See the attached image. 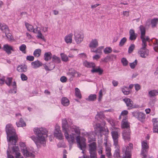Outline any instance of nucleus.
<instances>
[{
    "label": "nucleus",
    "mask_w": 158,
    "mask_h": 158,
    "mask_svg": "<svg viewBox=\"0 0 158 158\" xmlns=\"http://www.w3.org/2000/svg\"><path fill=\"white\" fill-rule=\"evenodd\" d=\"M16 124L18 127H23L26 125V123L21 118H20L19 122H16Z\"/></svg>",
    "instance_id": "35"
},
{
    "label": "nucleus",
    "mask_w": 158,
    "mask_h": 158,
    "mask_svg": "<svg viewBox=\"0 0 158 158\" xmlns=\"http://www.w3.org/2000/svg\"><path fill=\"white\" fill-rule=\"evenodd\" d=\"M52 61L54 62L55 63H59L60 61V58L55 55H53L52 56Z\"/></svg>",
    "instance_id": "44"
},
{
    "label": "nucleus",
    "mask_w": 158,
    "mask_h": 158,
    "mask_svg": "<svg viewBox=\"0 0 158 158\" xmlns=\"http://www.w3.org/2000/svg\"><path fill=\"white\" fill-rule=\"evenodd\" d=\"M84 66L87 68H92L95 67V64L93 62H89L86 60H85L83 62Z\"/></svg>",
    "instance_id": "29"
},
{
    "label": "nucleus",
    "mask_w": 158,
    "mask_h": 158,
    "mask_svg": "<svg viewBox=\"0 0 158 158\" xmlns=\"http://www.w3.org/2000/svg\"><path fill=\"white\" fill-rule=\"evenodd\" d=\"M23 156L25 157H30L34 158L35 155L34 152L30 150L29 149L27 148L22 152Z\"/></svg>",
    "instance_id": "18"
},
{
    "label": "nucleus",
    "mask_w": 158,
    "mask_h": 158,
    "mask_svg": "<svg viewBox=\"0 0 158 158\" xmlns=\"http://www.w3.org/2000/svg\"><path fill=\"white\" fill-rule=\"evenodd\" d=\"M6 35L7 39L11 41L14 40L13 37L12 36L11 34L8 32L6 34Z\"/></svg>",
    "instance_id": "56"
},
{
    "label": "nucleus",
    "mask_w": 158,
    "mask_h": 158,
    "mask_svg": "<svg viewBox=\"0 0 158 158\" xmlns=\"http://www.w3.org/2000/svg\"><path fill=\"white\" fill-rule=\"evenodd\" d=\"M75 95L76 97L80 99L81 98V95L80 89L77 88H75Z\"/></svg>",
    "instance_id": "42"
},
{
    "label": "nucleus",
    "mask_w": 158,
    "mask_h": 158,
    "mask_svg": "<svg viewBox=\"0 0 158 158\" xmlns=\"http://www.w3.org/2000/svg\"><path fill=\"white\" fill-rule=\"evenodd\" d=\"M55 65L53 64H52V66H49V68H48V66H47L46 65H44V67L45 69L46 70L48 71V70H52L55 68Z\"/></svg>",
    "instance_id": "50"
},
{
    "label": "nucleus",
    "mask_w": 158,
    "mask_h": 158,
    "mask_svg": "<svg viewBox=\"0 0 158 158\" xmlns=\"http://www.w3.org/2000/svg\"><path fill=\"white\" fill-rule=\"evenodd\" d=\"M41 53V50L40 49H35L34 52V56L36 57H39Z\"/></svg>",
    "instance_id": "38"
},
{
    "label": "nucleus",
    "mask_w": 158,
    "mask_h": 158,
    "mask_svg": "<svg viewBox=\"0 0 158 158\" xmlns=\"http://www.w3.org/2000/svg\"><path fill=\"white\" fill-rule=\"evenodd\" d=\"M152 121L154 125L153 131L158 133V120L156 118H153Z\"/></svg>",
    "instance_id": "22"
},
{
    "label": "nucleus",
    "mask_w": 158,
    "mask_h": 158,
    "mask_svg": "<svg viewBox=\"0 0 158 158\" xmlns=\"http://www.w3.org/2000/svg\"><path fill=\"white\" fill-rule=\"evenodd\" d=\"M6 133L7 138L8 141L9 142L8 149L7 151H7H9V153L10 155L12 154L14 155L12 153L13 148L15 146H13L12 148L11 151H10V145H15L17 142L18 137L16 134L15 130L13 128L12 125L11 124H8L6 127Z\"/></svg>",
    "instance_id": "3"
},
{
    "label": "nucleus",
    "mask_w": 158,
    "mask_h": 158,
    "mask_svg": "<svg viewBox=\"0 0 158 158\" xmlns=\"http://www.w3.org/2000/svg\"><path fill=\"white\" fill-rule=\"evenodd\" d=\"M104 115L103 114V112H100L99 113H98L96 115L95 118L98 119V118H99L100 119H102L104 118Z\"/></svg>",
    "instance_id": "48"
},
{
    "label": "nucleus",
    "mask_w": 158,
    "mask_h": 158,
    "mask_svg": "<svg viewBox=\"0 0 158 158\" xmlns=\"http://www.w3.org/2000/svg\"><path fill=\"white\" fill-rule=\"evenodd\" d=\"M13 89H11L9 91V93L12 94H15L17 92V89L15 88H13Z\"/></svg>",
    "instance_id": "63"
},
{
    "label": "nucleus",
    "mask_w": 158,
    "mask_h": 158,
    "mask_svg": "<svg viewBox=\"0 0 158 158\" xmlns=\"http://www.w3.org/2000/svg\"><path fill=\"white\" fill-rule=\"evenodd\" d=\"M74 39L77 44H79L83 40L84 35L81 32L75 31L74 34Z\"/></svg>",
    "instance_id": "12"
},
{
    "label": "nucleus",
    "mask_w": 158,
    "mask_h": 158,
    "mask_svg": "<svg viewBox=\"0 0 158 158\" xmlns=\"http://www.w3.org/2000/svg\"><path fill=\"white\" fill-rule=\"evenodd\" d=\"M141 146V155L142 156V158H146L149 146L146 140L142 142Z\"/></svg>",
    "instance_id": "8"
},
{
    "label": "nucleus",
    "mask_w": 158,
    "mask_h": 158,
    "mask_svg": "<svg viewBox=\"0 0 158 158\" xmlns=\"http://www.w3.org/2000/svg\"><path fill=\"white\" fill-rule=\"evenodd\" d=\"M20 77L23 81H26L28 78L27 77L24 73H22L21 74Z\"/></svg>",
    "instance_id": "58"
},
{
    "label": "nucleus",
    "mask_w": 158,
    "mask_h": 158,
    "mask_svg": "<svg viewBox=\"0 0 158 158\" xmlns=\"http://www.w3.org/2000/svg\"><path fill=\"white\" fill-rule=\"evenodd\" d=\"M62 128L64 133L65 138L70 144V148L73 143L75 137L77 142V137L78 138L79 141H81L82 137L80 136V131L79 127L76 126H70V125L68 124L67 119L65 118L62 120Z\"/></svg>",
    "instance_id": "1"
},
{
    "label": "nucleus",
    "mask_w": 158,
    "mask_h": 158,
    "mask_svg": "<svg viewBox=\"0 0 158 158\" xmlns=\"http://www.w3.org/2000/svg\"><path fill=\"white\" fill-rule=\"evenodd\" d=\"M12 80V78L7 77L6 80H5L4 81H5V83L7 85L10 86L11 85Z\"/></svg>",
    "instance_id": "55"
},
{
    "label": "nucleus",
    "mask_w": 158,
    "mask_h": 158,
    "mask_svg": "<svg viewBox=\"0 0 158 158\" xmlns=\"http://www.w3.org/2000/svg\"><path fill=\"white\" fill-rule=\"evenodd\" d=\"M38 34V35L37 36V37L38 38H40L42 39H43L44 38V36L42 35L40 31H39L38 33H37Z\"/></svg>",
    "instance_id": "59"
},
{
    "label": "nucleus",
    "mask_w": 158,
    "mask_h": 158,
    "mask_svg": "<svg viewBox=\"0 0 158 158\" xmlns=\"http://www.w3.org/2000/svg\"><path fill=\"white\" fill-rule=\"evenodd\" d=\"M135 45L134 44H131L130 46L129 47L128 50V52L129 53H130L132 52L133 51L134 49Z\"/></svg>",
    "instance_id": "57"
},
{
    "label": "nucleus",
    "mask_w": 158,
    "mask_h": 158,
    "mask_svg": "<svg viewBox=\"0 0 158 158\" xmlns=\"http://www.w3.org/2000/svg\"><path fill=\"white\" fill-rule=\"evenodd\" d=\"M137 60H135L134 62L132 63H130V66L131 69H134L137 65Z\"/></svg>",
    "instance_id": "54"
},
{
    "label": "nucleus",
    "mask_w": 158,
    "mask_h": 158,
    "mask_svg": "<svg viewBox=\"0 0 158 158\" xmlns=\"http://www.w3.org/2000/svg\"><path fill=\"white\" fill-rule=\"evenodd\" d=\"M158 20L157 18H154L151 20V23L152 27H155L158 23Z\"/></svg>",
    "instance_id": "43"
},
{
    "label": "nucleus",
    "mask_w": 158,
    "mask_h": 158,
    "mask_svg": "<svg viewBox=\"0 0 158 158\" xmlns=\"http://www.w3.org/2000/svg\"><path fill=\"white\" fill-rule=\"evenodd\" d=\"M158 94V90H153L149 92L148 94L150 97H155Z\"/></svg>",
    "instance_id": "36"
},
{
    "label": "nucleus",
    "mask_w": 158,
    "mask_h": 158,
    "mask_svg": "<svg viewBox=\"0 0 158 158\" xmlns=\"http://www.w3.org/2000/svg\"><path fill=\"white\" fill-rule=\"evenodd\" d=\"M86 140L84 138H81V141H79V138L77 137V143L78 147L81 150H82V153H84V151L86 148Z\"/></svg>",
    "instance_id": "9"
},
{
    "label": "nucleus",
    "mask_w": 158,
    "mask_h": 158,
    "mask_svg": "<svg viewBox=\"0 0 158 158\" xmlns=\"http://www.w3.org/2000/svg\"><path fill=\"white\" fill-rule=\"evenodd\" d=\"M95 132L96 134L102 135L104 134L105 131V128L101 126L99 123H97L95 125H94Z\"/></svg>",
    "instance_id": "11"
},
{
    "label": "nucleus",
    "mask_w": 158,
    "mask_h": 158,
    "mask_svg": "<svg viewBox=\"0 0 158 158\" xmlns=\"http://www.w3.org/2000/svg\"><path fill=\"white\" fill-rule=\"evenodd\" d=\"M127 39L126 37H123L120 40L119 43V46L120 47L122 46L126 42Z\"/></svg>",
    "instance_id": "53"
},
{
    "label": "nucleus",
    "mask_w": 158,
    "mask_h": 158,
    "mask_svg": "<svg viewBox=\"0 0 158 158\" xmlns=\"http://www.w3.org/2000/svg\"><path fill=\"white\" fill-rule=\"evenodd\" d=\"M90 158H97L96 152H89ZM78 158H89L88 156L84 155L82 156L79 157Z\"/></svg>",
    "instance_id": "28"
},
{
    "label": "nucleus",
    "mask_w": 158,
    "mask_h": 158,
    "mask_svg": "<svg viewBox=\"0 0 158 158\" xmlns=\"http://www.w3.org/2000/svg\"><path fill=\"white\" fill-rule=\"evenodd\" d=\"M52 54L50 52H45L44 55V60L46 61H48L50 60L52 58Z\"/></svg>",
    "instance_id": "33"
},
{
    "label": "nucleus",
    "mask_w": 158,
    "mask_h": 158,
    "mask_svg": "<svg viewBox=\"0 0 158 158\" xmlns=\"http://www.w3.org/2000/svg\"><path fill=\"white\" fill-rule=\"evenodd\" d=\"M153 43L154 49L156 52H158V40H155Z\"/></svg>",
    "instance_id": "47"
},
{
    "label": "nucleus",
    "mask_w": 158,
    "mask_h": 158,
    "mask_svg": "<svg viewBox=\"0 0 158 158\" xmlns=\"http://www.w3.org/2000/svg\"><path fill=\"white\" fill-rule=\"evenodd\" d=\"M73 34L70 33L65 36L64 39L67 44H71L72 42V37Z\"/></svg>",
    "instance_id": "25"
},
{
    "label": "nucleus",
    "mask_w": 158,
    "mask_h": 158,
    "mask_svg": "<svg viewBox=\"0 0 158 158\" xmlns=\"http://www.w3.org/2000/svg\"><path fill=\"white\" fill-rule=\"evenodd\" d=\"M123 101L125 103L127 106L132 108H140L141 107L138 105H133V102L132 100L128 98H125L123 99Z\"/></svg>",
    "instance_id": "15"
},
{
    "label": "nucleus",
    "mask_w": 158,
    "mask_h": 158,
    "mask_svg": "<svg viewBox=\"0 0 158 158\" xmlns=\"http://www.w3.org/2000/svg\"><path fill=\"white\" fill-rule=\"evenodd\" d=\"M98 40L96 39H93L90 42L89 46L91 48V49L93 50L94 48H96L98 47Z\"/></svg>",
    "instance_id": "19"
},
{
    "label": "nucleus",
    "mask_w": 158,
    "mask_h": 158,
    "mask_svg": "<svg viewBox=\"0 0 158 158\" xmlns=\"http://www.w3.org/2000/svg\"><path fill=\"white\" fill-rule=\"evenodd\" d=\"M19 145L22 152L27 148L24 142H20L19 143Z\"/></svg>",
    "instance_id": "37"
},
{
    "label": "nucleus",
    "mask_w": 158,
    "mask_h": 158,
    "mask_svg": "<svg viewBox=\"0 0 158 158\" xmlns=\"http://www.w3.org/2000/svg\"><path fill=\"white\" fill-rule=\"evenodd\" d=\"M26 59L28 60L32 61L34 60V58L33 56H27Z\"/></svg>",
    "instance_id": "64"
},
{
    "label": "nucleus",
    "mask_w": 158,
    "mask_h": 158,
    "mask_svg": "<svg viewBox=\"0 0 158 158\" xmlns=\"http://www.w3.org/2000/svg\"><path fill=\"white\" fill-rule=\"evenodd\" d=\"M97 144L95 142H93L89 144V152H96Z\"/></svg>",
    "instance_id": "20"
},
{
    "label": "nucleus",
    "mask_w": 158,
    "mask_h": 158,
    "mask_svg": "<svg viewBox=\"0 0 158 158\" xmlns=\"http://www.w3.org/2000/svg\"><path fill=\"white\" fill-rule=\"evenodd\" d=\"M12 153L16 158H23L20 152L19 148L18 146H15L13 148ZM7 158H14L12 155L9 154L8 150L7 151Z\"/></svg>",
    "instance_id": "7"
},
{
    "label": "nucleus",
    "mask_w": 158,
    "mask_h": 158,
    "mask_svg": "<svg viewBox=\"0 0 158 158\" xmlns=\"http://www.w3.org/2000/svg\"><path fill=\"white\" fill-rule=\"evenodd\" d=\"M133 148V144L130 143L129 145L125 146L123 148V158H131V151Z\"/></svg>",
    "instance_id": "5"
},
{
    "label": "nucleus",
    "mask_w": 158,
    "mask_h": 158,
    "mask_svg": "<svg viewBox=\"0 0 158 158\" xmlns=\"http://www.w3.org/2000/svg\"><path fill=\"white\" fill-rule=\"evenodd\" d=\"M60 56L62 61L66 62L68 60V57L67 55L62 53L60 54Z\"/></svg>",
    "instance_id": "49"
},
{
    "label": "nucleus",
    "mask_w": 158,
    "mask_h": 158,
    "mask_svg": "<svg viewBox=\"0 0 158 158\" xmlns=\"http://www.w3.org/2000/svg\"><path fill=\"white\" fill-rule=\"evenodd\" d=\"M131 130L130 128L124 130L122 133L123 138L125 141H129L131 139Z\"/></svg>",
    "instance_id": "14"
},
{
    "label": "nucleus",
    "mask_w": 158,
    "mask_h": 158,
    "mask_svg": "<svg viewBox=\"0 0 158 158\" xmlns=\"http://www.w3.org/2000/svg\"><path fill=\"white\" fill-rule=\"evenodd\" d=\"M107 121L112 126L114 125V121L112 118L107 119Z\"/></svg>",
    "instance_id": "61"
},
{
    "label": "nucleus",
    "mask_w": 158,
    "mask_h": 158,
    "mask_svg": "<svg viewBox=\"0 0 158 158\" xmlns=\"http://www.w3.org/2000/svg\"><path fill=\"white\" fill-rule=\"evenodd\" d=\"M0 29L5 34L9 32L8 27L4 23H0Z\"/></svg>",
    "instance_id": "23"
},
{
    "label": "nucleus",
    "mask_w": 158,
    "mask_h": 158,
    "mask_svg": "<svg viewBox=\"0 0 158 158\" xmlns=\"http://www.w3.org/2000/svg\"><path fill=\"white\" fill-rule=\"evenodd\" d=\"M129 39L131 40H135L137 37V34H135L134 30L131 29L129 31Z\"/></svg>",
    "instance_id": "27"
},
{
    "label": "nucleus",
    "mask_w": 158,
    "mask_h": 158,
    "mask_svg": "<svg viewBox=\"0 0 158 158\" xmlns=\"http://www.w3.org/2000/svg\"><path fill=\"white\" fill-rule=\"evenodd\" d=\"M115 150L114 153V156L115 158H121V156L120 155V151L119 149V147L118 148H116Z\"/></svg>",
    "instance_id": "40"
},
{
    "label": "nucleus",
    "mask_w": 158,
    "mask_h": 158,
    "mask_svg": "<svg viewBox=\"0 0 158 158\" xmlns=\"http://www.w3.org/2000/svg\"><path fill=\"white\" fill-rule=\"evenodd\" d=\"M27 67L25 65H19L17 68V70L19 72H25L27 71Z\"/></svg>",
    "instance_id": "24"
},
{
    "label": "nucleus",
    "mask_w": 158,
    "mask_h": 158,
    "mask_svg": "<svg viewBox=\"0 0 158 158\" xmlns=\"http://www.w3.org/2000/svg\"><path fill=\"white\" fill-rule=\"evenodd\" d=\"M31 64L32 67L34 69L37 68L42 65V63L38 60L32 62Z\"/></svg>",
    "instance_id": "26"
},
{
    "label": "nucleus",
    "mask_w": 158,
    "mask_h": 158,
    "mask_svg": "<svg viewBox=\"0 0 158 158\" xmlns=\"http://www.w3.org/2000/svg\"><path fill=\"white\" fill-rule=\"evenodd\" d=\"M141 31V38L142 41V47L141 48L138 52V54L142 58H146L148 55V50L146 48L147 46V42H149L150 40L148 36L145 35V29L142 25L139 27Z\"/></svg>",
    "instance_id": "4"
},
{
    "label": "nucleus",
    "mask_w": 158,
    "mask_h": 158,
    "mask_svg": "<svg viewBox=\"0 0 158 158\" xmlns=\"http://www.w3.org/2000/svg\"><path fill=\"white\" fill-rule=\"evenodd\" d=\"M121 62L123 66H127L128 64V62L126 58H123L121 60Z\"/></svg>",
    "instance_id": "52"
},
{
    "label": "nucleus",
    "mask_w": 158,
    "mask_h": 158,
    "mask_svg": "<svg viewBox=\"0 0 158 158\" xmlns=\"http://www.w3.org/2000/svg\"><path fill=\"white\" fill-rule=\"evenodd\" d=\"M121 127L123 128H126L127 130L130 128L129 123H128L126 118H124L121 123Z\"/></svg>",
    "instance_id": "21"
},
{
    "label": "nucleus",
    "mask_w": 158,
    "mask_h": 158,
    "mask_svg": "<svg viewBox=\"0 0 158 158\" xmlns=\"http://www.w3.org/2000/svg\"><path fill=\"white\" fill-rule=\"evenodd\" d=\"M106 154V156L108 158H111L112 156L111 153V151H105Z\"/></svg>",
    "instance_id": "60"
},
{
    "label": "nucleus",
    "mask_w": 158,
    "mask_h": 158,
    "mask_svg": "<svg viewBox=\"0 0 158 158\" xmlns=\"http://www.w3.org/2000/svg\"><path fill=\"white\" fill-rule=\"evenodd\" d=\"M122 91L123 93L125 95H128L130 93V91L129 90L128 88L127 87L123 86L122 88Z\"/></svg>",
    "instance_id": "41"
},
{
    "label": "nucleus",
    "mask_w": 158,
    "mask_h": 158,
    "mask_svg": "<svg viewBox=\"0 0 158 158\" xmlns=\"http://www.w3.org/2000/svg\"><path fill=\"white\" fill-rule=\"evenodd\" d=\"M104 48V47L103 46H100L98 47L96 49L94 50V49H91V51L95 52L96 53H98L99 55H101L102 53V50Z\"/></svg>",
    "instance_id": "30"
},
{
    "label": "nucleus",
    "mask_w": 158,
    "mask_h": 158,
    "mask_svg": "<svg viewBox=\"0 0 158 158\" xmlns=\"http://www.w3.org/2000/svg\"><path fill=\"white\" fill-rule=\"evenodd\" d=\"M92 69L91 70V72L92 73H98L99 74L102 73L103 71L99 67L95 68V67H92Z\"/></svg>",
    "instance_id": "31"
},
{
    "label": "nucleus",
    "mask_w": 158,
    "mask_h": 158,
    "mask_svg": "<svg viewBox=\"0 0 158 158\" xmlns=\"http://www.w3.org/2000/svg\"><path fill=\"white\" fill-rule=\"evenodd\" d=\"M112 51V48L110 47H106L104 50V52L106 54H107L111 53Z\"/></svg>",
    "instance_id": "51"
},
{
    "label": "nucleus",
    "mask_w": 158,
    "mask_h": 158,
    "mask_svg": "<svg viewBox=\"0 0 158 158\" xmlns=\"http://www.w3.org/2000/svg\"><path fill=\"white\" fill-rule=\"evenodd\" d=\"M133 116L137 118L141 122H143L145 121L146 115L143 113L138 111L132 112Z\"/></svg>",
    "instance_id": "10"
},
{
    "label": "nucleus",
    "mask_w": 158,
    "mask_h": 158,
    "mask_svg": "<svg viewBox=\"0 0 158 158\" xmlns=\"http://www.w3.org/2000/svg\"><path fill=\"white\" fill-rule=\"evenodd\" d=\"M60 80L61 82L64 83L67 81V78L65 76H62L60 77Z\"/></svg>",
    "instance_id": "62"
},
{
    "label": "nucleus",
    "mask_w": 158,
    "mask_h": 158,
    "mask_svg": "<svg viewBox=\"0 0 158 158\" xmlns=\"http://www.w3.org/2000/svg\"><path fill=\"white\" fill-rule=\"evenodd\" d=\"M54 136L57 139L61 140L63 139V136L61 133L60 126L56 125L55 127V130L54 132Z\"/></svg>",
    "instance_id": "13"
},
{
    "label": "nucleus",
    "mask_w": 158,
    "mask_h": 158,
    "mask_svg": "<svg viewBox=\"0 0 158 158\" xmlns=\"http://www.w3.org/2000/svg\"><path fill=\"white\" fill-rule=\"evenodd\" d=\"M119 131V128H116V130L112 131L111 132V134L114 142V145L115 148H118L119 145L118 144V138L119 135L118 132Z\"/></svg>",
    "instance_id": "6"
},
{
    "label": "nucleus",
    "mask_w": 158,
    "mask_h": 158,
    "mask_svg": "<svg viewBox=\"0 0 158 158\" xmlns=\"http://www.w3.org/2000/svg\"><path fill=\"white\" fill-rule=\"evenodd\" d=\"M33 131L36 136L34 135L31 136V139L37 145L41 144L44 146H45L46 141V139L47 137L48 132L46 129L43 127H35Z\"/></svg>",
    "instance_id": "2"
},
{
    "label": "nucleus",
    "mask_w": 158,
    "mask_h": 158,
    "mask_svg": "<svg viewBox=\"0 0 158 158\" xmlns=\"http://www.w3.org/2000/svg\"><path fill=\"white\" fill-rule=\"evenodd\" d=\"M104 140L105 142L104 143V144L105 147V151H111V144L109 143H108L106 139H105Z\"/></svg>",
    "instance_id": "34"
},
{
    "label": "nucleus",
    "mask_w": 158,
    "mask_h": 158,
    "mask_svg": "<svg viewBox=\"0 0 158 158\" xmlns=\"http://www.w3.org/2000/svg\"><path fill=\"white\" fill-rule=\"evenodd\" d=\"M2 49L8 54H10L12 52H15V50L14 47L8 44H6L3 45Z\"/></svg>",
    "instance_id": "16"
},
{
    "label": "nucleus",
    "mask_w": 158,
    "mask_h": 158,
    "mask_svg": "<svg viewBox=\"0 0 158 158\" xmlns=\"http://www.w3.org/2000/svg\"><path fill=\"white\" fill-rule=\"evenodd\" d=\"M25 25L28 31H32L33 28V27L32 25L30 24L27 23H25Z\"/></svg>",
    "instance_id": "46"
},
{
    "label": "nucleus",
    "mask_w": 158,
    "mask_h": 158,
    "mask_svg": "<svg viewBox=\"0 0 158 158\" xmlns=\"http://www.w3.org/2000/svg\"><path fill=\"white\" fill-rule=\"evenodd\" d=\"M26 46L24 44H23L19 47V50L23 53L25 54L26 53Z\"/></svg>",
    "instance_id": "45"
},
{
    "label": "nucleus",
    "mask_w": 158,
    "mask_h": 158,
    "mask_svg": "<svg viewBox=\"0 0 158 158\" xmlns=\"http://www.w3.org/2000/svg\"><path fill=\"white\" fill-rule=\"evenodd\" d=\"M61 102L62 104L65 106H68L69 104V100L66 97H63L61 98Z\"/></svg>",
    "instance_id": "32"
},
{
    "label": "nucleus",
    "mask_w": 158,
    "mask_h": 158,
    "mask_svg": "<svg viewBox=\"0 0 158 158\" xmlns=\"http://www.w3.org/2000/svg\"><path fill=\"white\" fill-rule=\"evenodd\" d=\"M97 96L96 94H90L86 100L89 101H93L95 100Z\"/></svg>",
    "instance_id": "39"
},
{
    "label": "nucleus",
    "mask_w": 158,
    "mask_h": 158,
    "mask_svg": "<svg viewBox=\"0 0 158 158\" xmlns=\"http://www.w3.org/2000/svg\"><path fill=\"white\" fill-rule=\"evenodd\" d=\"M67 75L70 77V80L72 81V78L74 77H78L81 74L78 72L73 69H70L69 70L68 72L67 73Z\"/></svg>",
    "instance_id": "17"
}]
</instances>
